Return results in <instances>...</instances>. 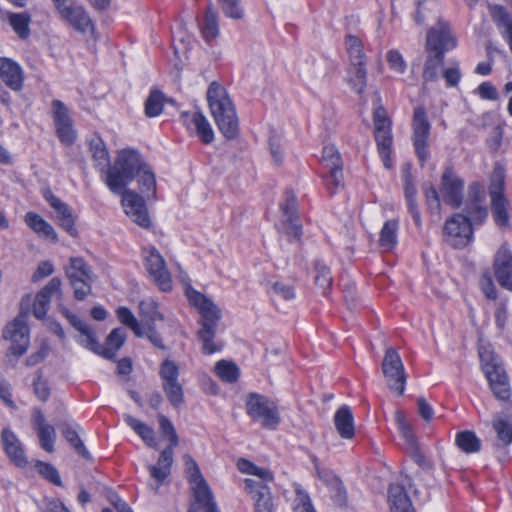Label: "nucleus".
I'll list each match as a JSON object with an SVG mask.
<instances>
[{
	"label": "nucleus",
	"mask_w": 512,
	"mask_h": 512,
	"mask_svg": "<svg viewBox=\"0 0 512 512\" xmlns=\"http://www.w3.org/2000/svg\"><path fill=\"white\" fill-rule=\"evenodd\" d=\"M237 468L241 473L252 475L258 479L247 478L244 480L245 490L254 500V512H273L274 503L267 486V483L273 480L272 472L243 458L237 461Z\"/></svg>",
	"instance_id": "1"
},
{
	"label": "nucleus",
	"mask_w": 512,
	"mask_h": 512,
	"mask_svg": "<svg viewBox=\"0 0 512 512\" xmlns=\"http://www.w3.org/2000/svg\"><path fill=\"white\" fill-rule=\"evenodd\" d=\"M207 101L220 132L228 139L235 138L238 134V119L226 89L212 82L207 90Z\"/></svg>",
	"instance_id": "2"
},
{
	"label": "nucleus",
	"mask_w": 512,
	"mask_h": 512,
	"mask_svg": "<svg viewBox=\"0 0 512 512\" xmlns=\"http://www.w3.org/2000/svg\"><path fill=\"white\" fill-rule=\"evenodd\" d=\"M145 165L137 151L123 149L118 153L114 165L108 168L105 183L113 193H120Z\"/></svg>",
	"instance_id": "3"
},
{
	"label": "nucleus",
	"mask_w": 512,
	"mask_h": 512,
	"mask_svg": "<svg viewBox=\"0 0 512 512\" xmlns=\"http://www.w3.org/2000/svg\"><path fill=\"white\" fill-rule=\"evenodd\" d=\"M478 352L482 370L494 395L500 400L508 399L510 397L508 377L502 362L497 355H495L491 344L481 342Z\"/></svg>",
	"instance_id": "4"
},
{
	"label": "nucleus",
	"mask_w": 512,
	"mask_h": 512,
	"mask_svg": "<svg viewBox=\"0 0 512 512\" xmlns=\"http://www.w3.org/2000/svg\"><path fill=\"white\" fill-rule=\"evenodd\" d=\"M157 419L162 436L168 439L169 446L162 450L157 464L148 466L151 477L157 482L155 490H157L163 481L169 476L173 464V450L179 443V437L172 422L162 414H158Z\"/></svg>",
	"instance_id": "5"
},
{
	"label": "nucleus",
	"mask_w": 512,
	"mask_h": 512,
	"mask_svg": "<svg viewBox=\"0 0 512 512\" xmlns=\"http://www.w3.org/2000/svg\"><path fill=\"white\" fill-rule=\"evenodd\" d=\"M31 301L32 296L30 294L23 297L21 300V313L11 322L7 323L3 329V339L11 343L8 355H14L18 358L24 355L29 348V328L26 323L24 309L28 308Z\"/></svg>",
	"instance_id": "6"
},
{
	"label": "nucleus",
	"mask_w": 512,
	"mask_h": 512,
	"mask_svg": "<svg viewBox=\"0 0 512 512\" xmlns=\"http://www.w3.org/2000/svg\"><path fill=\"white\" fill-rule=\"evenodd\" d=\"M504 181L505 170L502 166L496 165L492 172L489 193L493 220L501 228L509 227L511 214L509 201L503 195Z\"/></svg>",
	"instance_id": "7"
},
{
	"label": "nucleus",
	"mask_w": 512,
	"mask_h": 512,
	"mask_svg": "<svg viewBox=\"0 0 512 512\" xmlns=\"http://www.w3.org/2000/svg\"><path fill=\"white\" fill-rule=\"evenodd\" d=\"M59 17L81 34H93L94 24L85 8L76 0H52Z\"/></svg>",
	"instance_id": "8"
},
{
	"label": "nucleus",
	"mask_w": 512,
	"mask_h": 512,
	"mask_svg": "<svg viewBox=\"0 0 512 512\" xmlns=\"http://www.w3.org/2000/svg\"><path fill=\"white\" fill-rule=\"evenodd\" d=\"M185 472L191 485L194 499L203 504L206 512H220L213 498L208 483L203 478L196 461L188 454L184 455Z\"/></svg>",
	"instance_id": "9"
},
{
	"label": "nucleus",
	"mask_w": 512,
	"mask_h": 512,
	"mask_svg": "<svg viewBox=\"0 0 512 512\" xmlns=\"http://www.w3.org/2000/svg\"><path fill=\"white\" fill-rule=\"evenodd\" d=\"M443 239L449 246L462 249L473 241V227L470 218L455 213L446 219L443 226Z\"/></svg>",
	"instance_id": "10"
},
{
	"label": "nucleus",
	"mask_w": 512,
	"mask_h": 512,
	"mask_svg": "<svg viewBox=\"0 0 512 512\" xmlns=\"http://www.w3.org/2000/svg\"><path fill=\"white\" fill-rule=\"evenodd\" d=\"M374 135L377 143L378 152L383 160L385 168L392 167L390 158L392 147L391 121L383 106L377 105L374 109Z\"/></svg>",
	"instance_id": "11"
},
{
	"label": "nucleus",
	"mask_w": 512,
	"mask_h": 512,
	"mask_svg": "<svg viewBox=\"0 0 512 512\" xmlns=\"http://www.w3.org/2000/svg\"><path fill=\"white\" fill-rule=\"evenodd\" d=\"M247 414L261 422L268 429H275L280 423V416L274 402L267 397L251 393L246 398Z\"/></svg>",
	"instance_id": "12"
},
{
	"label": "nucleus",
	"mask_w": 512,
	"mask_h": 512,
	"mask_svg": "<svg viewBox=\"0 0 512 512\" xmlns=\"http://www.w3.org/2000/svg\"><path fill=\"white\" fill-rule=\"evenodd\" d=\"M145 269L153 283L162 291L172 290V278L165 259L155 247H146L142 251Z\"/></svg>",
	"instance_id": "13"
},
{
	"label": "nucleus",
	"mask_w": 512,
	"mask_h": 512,
	"mask_svg": "<svg viewBox=\"0 0 512 512\" xmlns=\"http://www.w3.org/2000/svg\"><path fill=\"white\" fill-rule=\"evenodd\" d=\"M65 272L74 290V297L77 300H84L91 293V283L94 280L90 267L82 258L72 257Z\"/></svg>",
	"instance_id": "14"
},
{
	"label": "nucleus",
	"mask_w": 512,
	"mask_h": 512,
	"mask_svg": "<svg viewBox=\"0 0 512 512\" xmlns=\"http://www.w3.org/2000/svg\"><path fill=\"white\" fill-rule=\"evenodd\" d=\"M431 123L423 106H417L412 118V142L421 165H424L429 156V136Z\"/></svg>",
	"instance_id": "15"
},
{
	"label": "nucleus",
	"mask_w": 512,
	"mask_h": 512,
	"mask_svg": "<svg viewBox=\"0 0 512 512\" xmlns=\"http://www.w3.org/2000/svg\"><path fill=\"white\" fill-rule=\"evenodd\" d=\"M381 369L390 390L402 395L405 391L406 374L401 357L394 348L385 351Z\"/></svg>",
	"instance_id": "16"
},
{
	"label": "nucleus",
	"mask_w": 512,
	"mask_h": 512,
	"mask_svg": "<svg viewBox=\"0 0 512 512\" xmlns=\"http://www.w3.org/2000/svg\"><path fill=\"white\" fill-rule=\"evenodd\" d=\"M185 294L189 303L200 314V328L217 327V323L221 319V310L214 301L190 285L186 287Z\"/></svg>",
	"instance_id": "17"
},
{
	"label": "nucleus",
	"mask_w": 512,
	"mask_h": 512,
	"mask_svg": "<svg viewBox=\"0 0 512 512\" xmlns=\"http://www.w3.org/2000/svg\"><path fill=\"white\" fill-rule=\"evenodd\" d=\"M122 196L124 213L137 225L148 228L151 224L147 207L142 196L133 190L123 189L119 193Z\"/></svg>",
	"instance_id": "18"
},
{
	"label": "nucleus",
	"mask_w": 512,
	"mask_h": 512,
	"mask_svg": "<svg viewBox=\"0 0 512 512\" xmlns=\"http://www.w3.org/2000/svg\"><path fill=\"white\" fill-rule=\"evenodd\" d=\"M432 41L436 52L444 54L453 49L457 45L455 36L453 35L448 22L439 19L437 23L431 27L426 35L425 45Z\"/></svg>",
	"instance_id": "19"
},
{
	"label": "nucleus",
	"mask_w": 512,
	"mask_h": 512,
	"mask_svg": "<svg viewBox=\"0 0 512 512\" xmlns=\"http://www.w3.org/2000/svg\"><path fill=\"white\" fill-rule=\"evenodd\" d=\"M441 194L446 203L458 207L463 198V181L455 172L447 168L441 178Z\"/></svg>",
	"instance_id": "20"
},
{
	"label": "nucleus",
	"mask_w": 512,
	"mask_h": 512,
	"mask_svg": "<svg viewBox=\"0 0 512 512\" xmlns=\"http://www.w3.org/2000/svg\"><path fill=\"white\" fill-rule=\"evenodd\" d=\"M493 266L498 283L512 290V254L506 244L501 245L497 250Z\"/></svg>",
	"instance_id": "21"
},
{
	"label": "nucleus",
	"mask_w": 512,
	"mask_h": 512,
	"mask_svg": "<svg viewBox=\"0 0 512 512\" xmlns=\"http://www.w3.org/2000/svg\"><path fill=\"white\" fill-rule=\"evenodd\" d=\"M32 426L37 433L41 448L48 453L54 452L56 430L54 426L46 422L42 411L38 408L33 409Z\"/></svg>",
	"instance_id": "22"
},
{
	"label": "nucleus",
	"mask_w": 512,
	"mask_h": 512,
	"mask_svg": "<svg viewBox=\"0 0 512 512\" xmlns=\"http://www.w3.org/2000/svg\"><path fill=\"white\" fill-rule=\"evenodd\" d=\"M281 209L285 232L290 238L298 240L301 237L302 230L298 221L296 196L291 191L286 192L285 202L281 205Z\"/></svg>",
	"instance_id": "23"
},
{
	"label": "nucleus",
	"mask_w": 512,
	"mask_h": 512,
	"mask_svg": "<svg viewBox=\"0 0 512 512\" xmlns=\"http://www.w3.org/2000/svg\"><path fill=\"white\" fill-rule=\"evenodd\" d=\"M44 198L54 209L59 225L72 237L77 235L75 216L66 203L56 197L51 191H45Z\"/></svg>",
	"instance_id": "24"
},
{
	"label": "nucleus",
	"mask_w": 512,
	"mask_h": 512,
	"mask_svg": "<svg viewBox=\"0 0 512 512\" xmlns=\"http://www.w3.org/2000/svg\"><path fill=\"white\" fill-rule=\"evenodd\" d=\"M61 294V280L52 278L35 296L33 314L37 319H43L48 311L54 295Z\"/></svg>",
	"instance_id": "25"
},
{
	"label": "nucleus",
	"mask_w": 512,
	"mask_h": 512,
	"mask_svg": "<svg viewBox=\"0 0 512 512\" xmlns=\"http://www.w3.org/2000/svg\"><path fill=\"white\" fill-rule=\"evenodd\" d=\"M426 59L424 62L422 78L424 83L434 82L439 79L440 72L444 63V54L436 52L432 41L425 45Z\"/></svg>",
	"instance_id": "26"
},
{
	"label": "nucleus",
	"mask_w": 512,
	"mask_h": 512,
	"mask_svg": "<svg viewBox=\"0 0 512 512\" xmlns=\"http://www.w3.org/2000/svg\"><path fill=\"white\" fill-rule=\"evenodd\" d=\"M63 315L69 320L70 324L80 333L79 343L84 347L99 353L101 346L95 338V334L89 325L78 319L77 316L69 312L66 308H61Z\"/></svg>",
	"instance_id": "27"
},
{
	"label": "nucleus",
	"mask_w": 512,
	"mask_h": 512,
	"mask_svg": "<svg viewBox=\"0 0 512 512\" xmlns=\"http://www.w3.org/2000/svg\"><path fill=\"white\" fill-rule=\"evenodd\" d=\"M1 440L9 459L19 467L27 464L24 449L18 437L8 428L2 430Z\"/></svg>",
	"instance_id": "28"
},
{
	"label": "nucleus",
	"mask_w": 512,
	"mask_h": 512,
	"mask_svg": "<svg viewBox=\"0 0 512 512\" xmlns=\"http://www.w3.org/2000/svg\"><path fill=\"white\" fill-rule=\"evenodd\" d=\"M0 78L12 90L19 91L23 86V71L9 58H0Z\"/></svg>",
	"instance_id": "29"
},
{
	"label": "nucleus",
	"mask_w": 512,
	"mask_h": 512,
	"mask_svg": "<svg viewBox=\"0 0 512 512\" xmlns=\"http://www.w3.org/2000/svg\"><path fill=\"white\" fill-rule=\"evenodd\" d=\"M390 512H415L410 498L400 485H391L388 491Z\"/></svg>",
	"instance_id": "30"
},
{
	"label": "nucleus",
	"mask_w": 512,
	"mask_h": 512,
	"mask_svg": "<svg viewBox=\"0 0 512 512\" xmlns=\"http://www.w3.org/2000/svg\"><path fill=\"white\" fill-rule=\"evenodd\" d=\"M334 425L342 438L351 439L354 436V417L348 406H342L336 411Z\"/></svg>",
	"instance_id": "31"
},
{
	"label": "nucleus",
	"mask_w": 512,
	"mask_h": 512,
	"mask_svg": "<svg viewBox=\"0 0 512 512\" xmlns=\"http://www.w3.org/2000/svg\"><path fill=\"white\" fill-rule=\"evenodd\" d=\"M25 223L40 237L50 239L53 242L58 241V236L52 225L44 220L40 215L34 212H28L25 215Z\"/></svg>",
	"instance_id": "32"
},
{
	"label": "nucleus",
	"mask_w": 512,
	"mask_h": 512,
	"mask_svg": "<svg viewBox=\"0 0 512 512\" xmlns=\"http://www.w3.org/2000/svg\"><path fill=\"white\" fill-rule=\"evenodd\" d=\"M126 424L151 448L158 447L154 429L131 415H125Z\"/></svg>",
	"instance_id": "33"
},
{
	"label": "nucleus",
	"mask_w": 512,
	"mask_h": 512,
	"mask_svg": "<svg viewBox=\"0 0 512 512\" xmlns=\"http://www.w3.org/2000/svg\"><path fill=\"white\" fill-rule=\"evenodd\" d=\"M491 17L496 23L502 36L508 41L512 51V20L510 15L501 6L494 5L489 7Z\"/></svg>",
	"instance_id": "34"
},
{
	"label": "nucleus",
	"mask_w": 512,
	"mask_h": 512,
	"mask_svg": "<svg viewBox=\"0 0 512 512\" xmlns=\"http://www.w3.org/2000/svg\"><path fill=\"white\" fill-rule=\"evenodd\" d=\"M126 340V332L122 328L113 329L106 339V346L101 347L99 354L103 357L112 359L116 352L123 346Z\"/></svg>",
	"instance_id": "35"
},
{
	"label": "nucleus",
	"mask_w": 512,
	"mask_h": 512,
	"mask_svg": "<svg viewBox=\"0 0 512 512\" xmlns=\"http://www.w3.org/2000/svg\"><path fill=\"white\" fill-rule=\"evenodd\" d=\"M217 327L200 328L197 335L202 343L204 354L210 355L219 352L223 348V343L215 338Z\"/></svg>",
	"instance_id": "36"
},
{
	"label": "nucleus",
	"mask_w": 512,
	"mask_h": 512,
	"mask_svg": "<svg viewBox=\"0 0 512 512\" xmlns=\"http://www.w3.org/2000/svg\"><path fill=\"white\" fill-rule=\"evenodd\" d=\"M77 424L72 421H65L60 425L64 438L75 448L77 453L84 458H89V453L79 438Z\"/></svg>",
	"instance_id": "37"
},
{
	"label": "nucleus",
	"mask_w": 512,
	"mask_h": 512,
	"mask_svg": "<svg viewBox=\"0 0 512 512\" xmlns=\"http://www.w3.org/2000/svg\"><path fill=\"white\" fill-rule=\"evenodd\" d=\"M399 223L397 220L392 219L384 223L379 237V245L385 251H391L397 245Z\"/></svg>",
	"instance_id": "38"
},
{
	"label": "nucleus",
	"mask_w": 512,
	"mask_h": 512,
	"mask_svg": "<svg viewBox=\"0 0 512 512\" xmlns=\"http://www.w3.org/2000/svg\"><path fill=\"white\" fill-rule=\"evenodd\" d=\"M493 428L496 432V445L498 447H505L512 443V423L503 418L496 416L493 420Z\"/></svg>",
	"instance_id": "39"
},
{
	"label": "nucleus",
	"mask_w": 512,
	"mask_h": 512,
	"mask_svg": "<svg viewBox=\"0 0 512 512\" xmlns=\"http://www.w3.org/2000/svg\"><path fill=\"white\" fill-rule=\"evenodd\" d=\"M138 177L139 189L145 197L149 199H155L156 197V180L155 175L146 164L144 169L136 175Z\"/></svg>",
	"instance_id": "40"
},
{
	"label": "nucleus",
	"mask_w": 512,
	"mask_h": 512,
	"mask_svg": "<svg viewBox=\"0 0 512 512\" xmlns=\"http://www.w3.org/2000/svg\"><path fill=\"white\" fill-rule=\"evenodd\" d=\"M7 19L9 24L13 28L14 32L22 39H26L30 35L29 24L31 17L28 13H7Z\"/></svg>",
	"instance_id": "41"
},
{
	"label": "nucleus",
	"mask_w": 512,
	"mask_h": 512,
	"mask_svg": "<svg viewBox=\"0 0 512 512\" xmlns=\"http://www.w3.org/2000/svg\"><path fill=\"white\" fill-rule=\"evenodd\" d=\"M319 475L321 478H323L324 482L327 484L331 493L333 494L332 497L334 502L338 506H345L347 502V496L342 481L333 474L326 473L324 476H322L321 473H319Z\"/></svg>",
	"instance_id": "42"
},
{
	"label": "nucleus",
	"mask_w": 512,
	"mask_h": 512,
	"mask_svg": "<svg viewBox=\"0 0 512 512\" xmlns=\"http://www.w3.org/2000/svg\"><path fill=\"white\" fill-rule=\"evenodd\" d=\"M345 46L351 64H365L363 44L358 36L350 33L347 34L345 37Z\"/></svg>",
	"instance_id": "43"
},
{
	"label": "nucleus",
	"mask_w": 512,
	"mask_h": 512,
	"mask_svg": "<svg viewBox=\"0 0 512 512\" xmlns=\"http://www.w3.org/2000/svg\"><path fill=\"white\" fill-rule=\"evenodd\" d=\"M191 122L194 125L198 137L203 143L209 144L214 139V132L206 117L201 112L192 114Z\"/></svg>",
	"instance_id": "44"
},
{
	"label": "nucleus",
	"mask_w": 512,
	"mask_h": 512,
	"mask_svg": "<svg viewBox=\"0 0 512 512\" xmlns=\"http://www.w3.org/2000/svg\"><path fill=\"white\" fill-rule=\"evenodd\" d=\"M90 149L92 152V158L95 162V167L100 172H107L108 168L110 167V157L102 140L98 139L92 141L90 144Z\"/></svg>",
	"instance_id": "45"
},
{
	"label": "nucleus",
	"mask_w": 512,
	"mask_h": 512,
	"mask_svg": "<svg viewBox=\"0 0 512 512\" xmlns=\"http://www.w3.org/2000/svg\"><path fill=\"white\" fill-rule=\"evenodd\" d=\"M201 31L207 41L213 40L219 33L217 11L212 4L206 9Z\"/></svg>",
	"instance_id": "46"
},
{
	"label": "nucleus",
	"mask_w": 512,
	"mask_h": 512,
	"mask_svg": "<svg viewBox=\"0 0 512 512\" xmlns=\"http://www.w3.org/2000/svg\"><path fill=\"white\" fill-rule=\"evenodd\" d=\"M405 198L407 201L408 210L417 226L421 225V216L417 207L416 194L417 189L413 184L411 178L407 176L404 184Z\"/></svg>",
	"instance_id": "47"
},
{
	"label": "nucleus",
	"mask_w": 512,
	"mask_h": 512,
	"mask_svg": "<svg viewBox=\"0 0 512 512\" xmlns=\"http://www.w3.org/2000/svg\"><path fill=\"white\" fill-rule=\"evenodd\" d=\"M366 76L365 64H351L348 81L352 89L358 94H361L366 87Z\"/></svg>",
	"instance_id": "48"
},
{
	"label": "nucleus",
	"mask_w": 512,
	"mask_h": 512,
	"mask_svg": "<svg viewBox=\"0 0 512 512\" xmlns=\"http://www.w3.org/2000/svg\"><path fill=\"white\" fill-rule=\"evenodd\" d=\"M455 442L459 449L465 453H474L480 450L481 442L472 431L459 432L456 435Z\"/></svg>",
	"instance_id": "49"
},
{
	"label": "nucleus",
	"mask_w": 512,
	"mask_h": 512,
	"mask_svg": "<svg viewBox=\"0 0 512 512\" xmlns=\"http://www.w3.org/2000/svg\"><path fill=\"white\" fill-rule=\"evenodd\" d=\"M214 371L221 380L228 383L235 382L239 376L238 367L233 362L226 360L218 361Z\"/></svg>",
	"instance_id": "50"
},
{
	"label": "nucleus",
	"mask_w": 512,
	"mask_h": 512,
	"mask_svg": "<svg viewBox=\"0 0 512 512\" xmlns=\"http://www.w3.org/2000/svg\"><path fill=\"white\" fill-rule=\"evenodd\" d=\"M165 102L164 95L158 91L153 90L149 94L147 100L145 101V114L148 117H157L163 111V106Z\"/></svg>",
	"instance_id": "51"
},
{
	"label": "nucleus",
	"mask_w": 512,
	"mask_h": 512,
	"mask_svg": "<svg viewBox=\"0 0 512 512\" xmlns=\"http://www.w3.org/2000/svg\"><path fill=\"white\" fill-rule=\"evenodd\" d=\"M141 317L151 325L156 321L163 320V316L158 309V305L153 300H145L139 304Z\"/></svg>",
	"instance_id": "52"
},
{
	"label": "nucleus",
	"mask_w": 512,
	"mask_h": 512,
	"mask_svg": "<svg viewBox=\"0 0 512 512\" xmlns=\"http://www.w3.org/2000/svg\"><path fill=\"white\" fill-rule=\"evenodd\" d=\"M117 317L119 321L129 327L137 337H143V329L132 312L126 307L117 309Z\"/></svg>",
	"instance_id": "53"
},
{
	"label": "nucleus",
	"mask_w": 512,
	"mask_h": 512,
	"mask_svg": "<svg viewBox=\"0 0 512 512\" xmlns=\"http://www.w3.org/2000/svg\"><path fill=\"white\" fill-rule=\"evenodd\" d=\"M343 166L328 168V174L325 177V184L330 193H335L344 187Z\"/></svg>",
	"instance_id": "54"
},
{
	"label": "nucleus",
	"mask_w": 512,
	"mask_h": 512,
	"mask_svg": "<svg viewBox=\"0 0 512 512\" xmlns=\"http://www.w3.org/2000/svg\"><path fill=\"white\" fill-rule=\"evenodd\" d=\"M294 512H316L306 491L295 485Z\"/></svg>",
	"instance_id": "55"
},
{
	"label": "nucleus",
	"mask_w": 512,
	"mask_h": 512,
	"mask_svg": "<svg viewBox=\"0 0 512 512\" xmlns=\"http://www.w3.org/2000/svg\"><path fill=\"white\" fill-rule=\"evenodd\" d=\"M34 467L36 471L49 482L56 486L62 485V480L57 469L51 464L42 461H36Z\"/></svg>",
	"instance_id": "56"
},
{
	"label": "nucleus",
	"mask_w": 512,
	"mask_h": 512,
	"mask_svg": "<svg viewBox=\"0 0 512 512\" xmlns=\"http://www.w3.org/2000/svg\"><path fill=\"white\" fill-rule=\"evenodd\" d=\"M179 376L178 366L171 360H165L160 366V377L163 384L177 383Z\"/></svg>",
	"instance_id": "57"
},
{
	"label": "nucleus",
	"mask_w": 512,
	"mask_h": 512,
	"mask_svg": "<svg viewBox=\"0 0 512 512\" xmlns=\"http://www.w3.org/2000/svg\"><path fill=\"white\" fill-rule=\"evenodd\" d=\"M52 113L55 127L72 122L69 110L60 100H53Z\"/></svg>",
	"instance_id": "58"
},
{
	"label": "nucleus",
	"mask_w": 512,
	"mask_h": 512,
	"mask_svg": "<svg viewBox=\"0 0 512 512\" xmlns=\"http://www.w3.org/2000/svg\"><path fill=\"white\" fill-rule=\"evenodd\" d=\"M314 281L315 284L324 291L327 290L332 283V277L330 275L329 268L319 261L315 263Z\"/></svg>",
	"instance_id": "59"
},
{
	"label": "nucleus",
	"mask_w": 512,
	"mask_h": 512,
	"mask_svg": "<svg viewBox=\"0 0 512 512\" xmlns=\"http://www.w3.org/2000/svg\"><path fill=\"white\" fill-rule=\"evenodd\" d=\"M221 4L223 13L235 20L242 19L244 16V10L240 5L239 0H218Z\"/></svg>",
	"instance_id": "60"
},
{
	"label": "nucleus",
	"mask_w": 512,
	"mask_h": 512,
	"mask_svg": "<svg viewBox=\"0 0 512 512\" xmlns=\"http://www.w3.org/2000/svg\"><path fill=\"white\" fill-rule=\"evenodd\" d=\"M162 387L167 399L173 406H179L183 403V389L180 382L163 384Z\"/></svg>",
	"instance_id": "61"
},
{
	"label": "nucleus",
	"mask_w": 512,
	"mask_h": 512,
	"mask_svg": "<svg viewBox=\"0 0 512 512\" xmlns=\"http://www.w3.org/2000/svg\"><path fill=\"white\" fill-rule=\"evenodd\" d=\"M386 60L391 70L398 74H403L406 71L407 63L402 54L398 50H389L386 54Z\"/></svg>",
	"instance_id": "62"
},
{
	"label": "nucleus",
	"mask_w": 512,
	"mask_h": 512,
	"mask_svg": "<svg viewBox=\"0 0 512 512\" xmlns=\"http://www.w3.org/2000/svg\"><path fill=\"white\" fill-rule=\"evenodd\" d=\"M322 162L327 169L336 166H343L340 154L333 145H328L323 148Z\"/></svg>",
	"instance_id": "63"
},
{
	"label": "nucleus",
	"mask_w": 512,
	"mask_h": 512,
	"mask_svg": "<svg viewBox=\"0 0 512 512\" xmlns=\"http://www.w3.org/2000/svg\"><path fill=\"white\" fill-rule=\"evenodd\" d=\"M467 217L470 218L472 224H482L487 218V208L483 204H468L466 207Z\"/></svg>",
	"instance_id": "64"
}]
</instances>
